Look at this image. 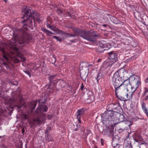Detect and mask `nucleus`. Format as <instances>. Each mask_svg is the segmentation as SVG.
I'll return each instance as SVG.
<instances>
[{
  "label": "nucleus",
  "instance_id": "nucleus-22",
  "mask_svg": "<svg viewBox=\"0 0 148 148\" xmlns=\"http://www.w3.org/2000/svg\"><path fill=\"white\" fill-rule=\"evenodd\" d=\"M53 90L52 89H50V88H47V91L48 92H52Z\"/></svg>",
  "mask_w": 148,
  "mask_h": 148
},
{
  "label": "nucleus",
  "instance_id": "nucleus-32",
  "mask_svg": "<svg viewBox=\"0 0 148 148\" xmlns=\"http://www.w3.org/2000/svg\"><path fill=\"white\" fill-rule=\"evenodd\" d=\"M148 98V96H145V100H146Z\"/></svg>",
  "mask_w": 148,
  "mask_h": 148
},
{
  "label": "nucleus",
  "instance_id": "nucleus-18",
  "mask_svg": "<svg viewBox=\"0 0 148 148\" xmlns=\"http://www.w3.org/2000/svg\"><path fill=\"white\" fill-rule=\"evenodd\" d=\"M55 76L54 75H52L49 77V80L50 82H51L52 81L53 79L55 77Z\"/></svg>",
  "mask_w": 148,
  "mask_h": 148
},
{
  "label": "nucleus",
  "instance_id": "nucleus-26",
  "mask_svg": "<svg viewBox=\"0 0 148 148\" xmlns=\"http://www.w3.org/2000/svg\"><path fill=\"white\" fill-rule=\"evenodd\" d=\"M145 83H148V77H147L145 80Z\"/></svg>",
  "mask_w": 148,
  "mask_h": 148
},
{
  "label": "nucleus",
  "instance_id": "nucleus-20",
  "mask_svg": "<svg viewBox=\"0 0 148 148\" xmlns=\"http://www.w3.org/2000/svg\"><path fill=\"white\" fill-rule=\"evenodd\" d=\"M24 72L26 74L28 75L29 77H31V73L28 71L26 70L25 71H24Z\"/></svg>",
  "mask_w": 148,
  "mask_h": 148
},
{
  "label": "nucleus",
  "instance_id": "nucleus-6",
  "mask_svg": "<svg viewBox=\"0 0 148 148\" xmlns=\"http://www.w3.org/2000/svg\"><path fill=\"white\" fill-rule=\"evenodd\" d=\"M47 107L45 106H38L36 111V113L38 114H41L43 112L44 110L45 112L47 111Z\"/></svg>",
  "mask_w": 148,
  "mask_h": 148
},
{
  "label": "nucleus",
  "instance_id": "nucleus-5",
  "mask_svg": "<svg viewBox=\"0 0 148 148\" xmlns=\"http://www.w3.org/2000/svg\"><path fill=\"white\" fill-rule=\"evenodd\" d=\"M0 50L2 52L3 54V56L4 58V59H1L2 62V63L5 65L6 64V63L8 62V55L5 52L3 48L0 47Z\"/></svg>",
  "mask_w": 148,
  "mask_h": 148
},
{
  "label": "nucleus",
  "instance_id": "nucleus-15",
  "mask_svg": "<svg viewBox=\"0 0 148 148\" xmlns=\"http://www.w3.org/2000/svg\"><path fill=\"white\" fill-rule=\"evenodd\" d=\"M112 116L113 113L110 110L109 111L108 113L107 114L106 116L107 117V118L108 119H110V118H111Z\"/></svg>",
  "mask_w": 148,
  "mask_h": 148
},
{
  "label": "nucleus",
  "instance_id": "nucleus-28",
  "mask_svg": "<svg viewBox=\"0 0 148 148\" xmlns=\"http://www.w3.org/2000/svg\"><path fill=\"white\" fill-rule=\"evenodd\" d=\"M58 12H59L60 14H61L62 13V11L60 10H58Z\"/></svg>",
  "mask_w": 148,
  "mask_h": 148
},
{
  "label": "nucleus",
  "instance_id": "nucleus-30",
  "mask_svg": "<svg viewBox=\"0 0 148 148\" xmlns=\"http://www.w3.org/2000/svg\"><path fill=\"white\" fill-rule=\"evenodd\" d=\"M108 131H109L110 133H111V134H113V131L109 129Z\"/></svg>",
  "mask_w": 148,
  "mask_h": 148
},
{
  "label": "nucleus",
  "instance_id": "nucleus-42",
  "mask_svg": "<svg viewBox=\"0 0 148 148\" xmlns=\"http://www.w3.org/2000/svg\"><path fill=\"white\" fill-rule=\"evenodd\" d=\"M99 61H100V60H98V62H99Z\"/></svg>",
  "mask_w": 148,
  "mask_h": 148
},
{
  "label": "nucleus",
  "instance_id": "nucleus-27",
  "mask_svg": "<svg viewBox=\"0 0 148 148\" xmlns=\"http://www.w3.org/2000/svg\"><path fill=\"white\" fill-rule=\"evenodd\" d=\"M99 74H98L97 77L96 78V79H97V82L99 81Z\"/></svg>",
  "mask_w": 148,
  "mask_h": 148
},
{
  "label": "nucleus",
  "instance_id": "nucleus-29",
  "mask_svg": "<svg viewBox=\"0 0 148 148\" xmlns=\"http://www.w3.org/2000/svg\"><path fill=\"white\" fill-rule=\"evenodd\" d=\"M16 106L18 107V108H21V107L22 106V105H21V104L19 105L18 106L16 105Z\"/></svg>",
  "mask_w": 148,
  "mask_h": 148
},
{
  "label": "nucleus",
  "instance_id": "nucleus-1",
  "mask_svg": "<svg viewBox=\"0 0 148 148\" xmlns=\"http://www.w3.org/2000/svg\"><path fill=\"white\" fill-rule=\"evenodd\" d=\"M123 70H119L114 74L112 78L113 84L115 89V94L121 100L125 101L132 97V92L127 93V86L129 84L128 79L124 80Z\"/></svg>",
  "mask_w": 148,
  "mask_h": 148
},
{
  "label": "nucleus",
  "instance_id": "nucleus-24",
  "mask_svg": "<svg viewBox=\"0 0 148 148\" xmlns=\"http://www.w3.org/2000/svg\"><path fill=\"white\" fill-rule=\"evenodd\" d=\"M25 60V58L22 56L21 58V60L20 61H24Z\"/></svg>",
  "mask_w": 148,
  "mask_h": 148
},
{
  "label": "nucleus",
  "instance_id": "nucleus-25",
  "mask_svg": "<svg viewBox=\"0 0 148 148\" xmlns=\"http://www.w3.org/2000/svg\"><path fill=\"white\" fill-rule=\"evenodd\" d=\"M80 117H77V119H78V120L79 121V123H80L81 122V119H80Z\"/></svg>",
  "mask_w": 148,
  "mask_h": 148
},
{
  "label": "nucleus",
  "instance_id": "nucleus-39",
  "mask_svg": "<svg viewBox=\"0 0 148 148\" xmlns=\"http://www.w3.org/2000/svg\"><path fill=\"white\" fill-rule=\"evenodd\" d=\"M25 29L26 30H27V27H25Z\"/></svg>",
  "mask_w": 148,
  "mask_h": 148
},
{
  "label": "nucleus",
  "instance_id": "nucleus-8",
  "mask_svg": "<svg viewBox=\"0 0 148 148\" xmlns=\"http://www.w3.org/2000/svg\"><path fill=\"white\" fill-rule=\"evenodd\" d=\"M104 42L103 41H101L99 44V46L98 48L99 49L101 48H105L103 50H107V49H106V47L107 46V45L105 43H104Z\"/></svg>",
  "mask_w": 148,
  "mask_h": 148
},
{
  "label": "nucleus",
  "instance_id": "nucleus-9",
  "mask_svg": "<svg viewBox=\"0 0 148 148\" xmlns=\"http://www.w3.org/2000/svg\"><path fill=\"white\" fill-rule=\"evenodd\" d=\"M40 123V120L38 118H34L33 119L32 123L34 125L39 124Z\"/></svg>",
  "mask_w": 148,
  "mask_h": 148
},
{
  "label": "nucleus",
  "instance_id": "nucleus-36",
  "mask_svg": "<svg viewBox=\"0 0 148 148\" xmlns=\"http://www.w3.org/2000/svg\"><path fill=\"white\" fill-rule=\"evenodd\" d=\"M19 61L18 60H16V61L15 62L17 63L19 62Z\"/></svg>",
  "mask_w": 148,
  "mask_h": 148
},
{
  "label": "nucleus",
  "instance_id": "nucleus-40",
  "mask_svg": "<svg viewBox=\"0 0 148 148\" xmlns=\"http://www.w3.org/2000/svg\"><path fill=\"white\" fill-rule=\"evenodd\" d=\"M68 14H69V16H71V15H70V13H69Z\"/></svg>",
  "mask_w": 148,
  "mask_h": 148
},
{
  "label": "nucleus",
  "instance_id": "nucleus-16",
  "mask_svg": "<svg viewBox=\"0 0 148 148\" xmlns=\"http://www.w3.org/2000/svg\"><path fill=\"white\" fill-rule=\"evenodd\" d=\"M25 38H21L19 40L18 42L20 44H23L25 42Z\"/></svg>",
  "mask_w": 148,
  "mask_h": 148
},
{
  "label": "nucleus",
  "instance_id": "nucleus-23",
  "mask_svg": "<svg viewBox=\"0 0 148 148\" xmlns=\"http://www.w3.org/2000/svg\"><path fill=\"white\" fill-rule=\"evenodd\" d=\"M93 96H91L89 98H88V99H90L91 100V101H92L94 100H93Z\"/></svg>",
  "mask_w": 148,
  "mask_h": 148
},
{
  "label": "nucleus",
  "instance_id": "nucleus-14",
  "mask_svg": "<svg viewBox=\"0 0 148 148\" xmlns=\"http://www.w3.org/2000/svg\"><path fill=\"white\" fill-rule=\"evenodd\" d=\"M47 27L48 28H49L51 30L54 31H56L57 29V28H56V27L51 26L50 25L48 24L47 25Z\"/></svg>",
  "mask_w": 148,
  "mask_h": 148
},
{
  "label": "nucleus",
  "instance_id": "nucleus-31",
  "mask_svg": "<svg viewBox=\"0 0 148 148\" xmlns=\"http://www.w3.org/2000/svg\"><path fill=\"white\" fill-rule=\"evenodd\" d=\"M83 88H84V86L83 85V84L82 83V86L81 87V90H82L83 89Z\"/></svg>",
  "mask_w": 148,
  "mask_h": 148
},
{
  "label": "nucleus",
  "instance_id": "nucleus-21",
  "mask_svg": "<svg viewBox=\"0 0 148 148\" xmlns=\"http://www.w3.org/2000/svg\"><path fill=\"white\" fill-rule=\"evenodd\" d=\"M53 37L54 38L56 39L57 40L60 41L61 40V39H59L58 37L56 36H53Z\"/></svg>",
  "mask_w": 148,
  "mask_h": 148
},
{
  "label": "nucleus",
  "instance_id": "nucleus-3",
  "mask_svg": "<svg viewBox=\"0 0 148 148\" xmlns=\"http://www.w3.org/2000/svg\"><path fill=\"white\" fill-rule=\"evenodd\" d=\"M128 80L129 84L131 86V90L133 93L135 91L141 84L140 78L137 76L132 75L129 77Z\"/></svg>",
  "mask_w": 148,
  "mask_h": 148
},
{
  "label": "nucleus",
  "instance_id": "nucleus-19",
  "mask_svg": "<svg viewBox=\"0 0 148 148\" xmlns=\"http://www.w3.org/2000/svg\"><path fill=\"white\" fill-rule=\"evenodd\" d=\"M148 92V88H145V91L144 93V95H145Z\"/></svg>",
  "mask_w": 148,
  "mask_h": 148
},
{
  "label": "nucleus",
  "instance_id": "nucleus-33",
  "mask_svg": "<svg viewBox=\"0 0 148 148\" xmlns=\"http://www.w3.org/2000/svg\"><path fill=\"white\" fill-rule=\"evenodd\" d=\"M129 147L130 148H132V145H131V144H130V145H129Z\"/></svg>",
  "mask_w": 148,
  "mask_h": 148
},
{
  "label": "nucleus",
  "instance_id": "nucleus-11",
  "mask_svg": "<svg viewBox=\"0 0 148 148\" xmlns=\"http://www.w3.org/2000/svg\"><path fill=\"white\" fill-rule=\"evenodd\" d=\"M84 113V112L83 110H78L77 112V117H81Z\"/></svg>",
  "mask_w": 148,
  "mask_h": 148
},
{
  "label": "nucleus",
  "instance_id": "nucleus-10",
  "mask_svg": "<svg viewBox=\"0 0 148 148\" xmlns=\"http://www.w3.org/2000/svg\"><path fill=\"white\" fill-rule=\"evenodd\" d=\"M36 105V101H33L30 104V108L31 109V110L34 109Z\"/></svg>",
  "mask_w": 148,
  "mask_h": 148
},
{
  "label": "nucleus",
  "instance_id": "nucleus-13",
  "mask_svg": "<svg viewBox=\"0 0 148 148\" xmlns=\"http://www.w3.org/2000/svg\"><path fill=\"white\" fill-rule=\"evenodd\" d=\"M43 31L47 35L49 36H50L51 34H54V33H53L50 32V31H48V30L46 29H44L43 30Z\"/></svg>",
  "mask_w": 148,
  "mask_h": 148
},
{
  "label": "nucleus",
  "instance_id": "nucleus-41",
  "mask_svg": "<svg viewBox=\"0 0 148 148\" xmlns=\"http://www.w3.org/2000/svg\"><path fill=\"white\" fill-rule=\"evenodd\" d=\"M77 130L76 129V130H75V131H77Z\"/></svg>",
  "mask_w": 148,
  "mask_h": 148
},
{
  "label": "nucleus",
  "instance_id": "nucleus-17",
  "mask_svg": "<svg viewBox=\"0 0 148 148\" xmlns=\"http://www.w3.org/2000/svg\"><path fill=\"white\" fill-rule=\"evenodd\" d=\"M27 115L24 113H22L21 114V118L23 119H25L27 118Z\"/></svg>",
  "mask_w": 148,
  "mask_h": 148
},
{
  "label": "nucleus",
  "instance_id": "nucleus-4",
  "mask_svg": "<svg viewBox=\"0 0 148 148\" xmlns=\"http://www.w3.org/2000/svg\"><path fill=\"white\" fill-rule=\"evenodd\" d=\"M77 34L78 36H80L84 39L92 42L95 41V37L97 36L94 32L91 33L82 30L78 31Z\"/></svg>",
  "mask_w": 148,
  "mask_h": 148
},
{
  "label": "nucleus",
  "instance_id": "nucleus-7",
  "mask_svg": "<svg viewBox=\"0 0 148 148\" xmlns=\"http://www.w3.org/2000/svg\"><path fill=\"white\" fill-rule=\"evenodd\" d=\"M107 54L108 55V57L109 59L113 60L114 62H116L117 56L116 53L113 51H110L108 52Z\"/></svg>",
  "mask_w": 148,
  "mask_h": 148
},
{
  "label": "nucleus",
  "instance_id": "nucleus-37",
  "mask_svg": "<svg viewBox=\"0 0 148 148\" xmlns=\"http://www.w3.org/2000/svg\"><path fill=\"white\" fill-rule=\"evenodd\" d=\"M24 132H25V130L23 129H22V133H23Z\"/></svg>",
  "mask_w": 148,
  "mask_h": 148
},
{
  "label": "nucleus",
  "instance_id": "nucleus-12",
  "mask_svg": "<svg viewBox=\"0 0 148 148\" xmlns=\"http://www.w3.org/2000/svg\"><path fill=\"white\" fill-rule=\"evenodd\" d=\"M142 108L145 114L148 112V110L146 107L145 104V103H142Z\"/></svg>",
  "mask_w": 148,
  "mask_h": 148
},
{
  "label": "nucleus",
  "instance_id": "nucleus-2",
  "mask_svg": "<svg viewBox=\"0 0 148 148\" xmlns=\"http://www.w3.org/2000/svg\"><path fill=\"white\" fill-rule=\"evenodd\" d=\"M31 10L30 8L27 7H24L23 9L22 10L24 13V14L23 17L24 20L22 21V23H24L27 21V23H29V24H31L32 23V20L33 19L34 22L37 21L39 23H40V20L39 14L38 13L37 14H34L32 17Z\"/></svg>",
  "mask_w": 148,
  "mask_h": 148
},
{
  "label": "nucleus",
  "instance_id": "nucleus-35",
  "mask_svg": "<svg viewBox=\"0 0 148 148\" xmlns=\"http://www.w3.org/2000/svg\"><path fill=\"white\" fill-rule=\"evenodd\" d=\"M70 36H75V35L74 34H70Z\"/></svg>",
  "mask_w": 148,
  "mask_h": 148
},
{
  "label": "nucleus",
  "instance_id": "nucleus-38",
  "mask_svg": "<svg viewBox=\"0 0 148 148\" xmlns=\"http://www.w3.org/2000/svg\"><path fill=\"white\" fill-rule=\"evenodd\" d=\"M113 105L111 104L109 105L108 106L109 107H111V106H113Z\"/></svg>",
  "mask_w": 148,
  "mask_h": 148
},
{
  "label": "nucleus",
  "instance_id": "nucleus-34",
  "mask_svg": "<svg viewBox=\"0 0 148 148\" xmlns=\"http://www.w3.org/2000/svg\"><path fill=\"white\" fill-rule=\"evenodd\" d=\"M103 26L105 27H107V25L106 24H103L102 25Z\"/></svg>",
  "mask_w": 148,
  "mask_h": 148
}]
</instances>
